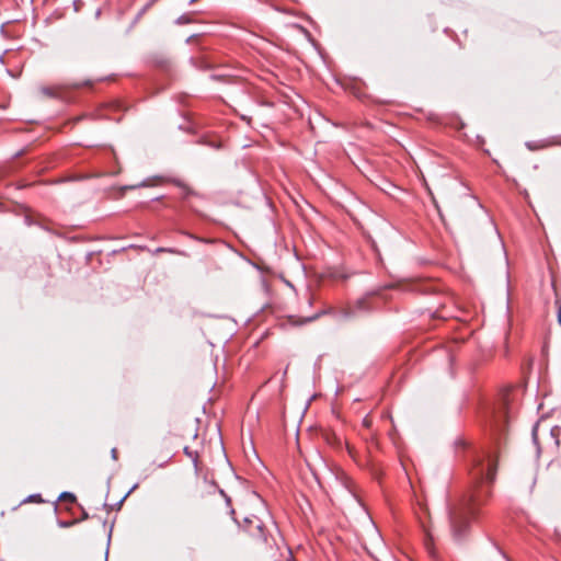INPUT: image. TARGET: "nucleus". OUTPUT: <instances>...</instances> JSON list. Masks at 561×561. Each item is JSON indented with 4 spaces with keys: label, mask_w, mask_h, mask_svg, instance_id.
<instances>
[{
    "label": "nucleus",
    "mask_w": 561,
    "mask_h": 561,
    "mask_svg": "<svg viewBox=\"0 0 561 561\" xmlns=\"http://www.w3.org/2000/svg\"><path fill=\"white\" fill-rule=\"evenodd\" d=\"M218 491H219V494L225 499L227 506L230 507L231 506L230 497L226 494V492L222 489H218Z\"/></svg>",
    "instance_id": "obj_11"
},
{
    "label": "nucleus",
    "mask_w": 561,
    "mask_h": 561,
    "mask_svg": "<svg viewBox=\"0 0 561 561\" xmlns=\"http://www.w3.org/2000/svg\"><path fill=\"white\" fill-rule=\"evenodd\" d=\"M111 453H112L113 459H116L117 450L115 448H113Z\"/></svg>",
    "instance_id": "obj_18"
},
{
    "label": "nucleus",
    "mask_w": 561,
    "mask_h": 561,
    "mask_svg": "<svg viewBox=\"0 0 561 561\" xmlns=\"http://www.w3.org/2000/svg\"><path fill=\"white\" fill-rule=\"evenodd\" d=\"M184 454L190 457L193 461L195 470L198 469V454L196 451H192L188 447H184Z\"/></svg>",
    "instance_id": "obj_5"
},
{
    "label": "nucleus",
    "mask_w": 561,
    "mask_h": 561,
    "mask_svg": "<svg viewBox=\"0 0 561 561\" xmlns=\"http://www.w3.org/2000/svg\"><path fill=\"white\" fill-rule=\"evenodd\" d=\"M229 514L232 516L233 520L238 523L237 519L234 518V510L232 507H230Z\"/></svg>",
    "instance_id": "obj_17"
},
{
    "label": "nucleus",
    "mask_w": 561,
    "mask_h": 561,
    "mask_svg": "<svg viewBox=\"0 0 561 561\" xmlns=\"http://www.w3.org/2000/svg\"><path fill=\"white\" fill-rule=\"evenodd\" d=\"M526 147L529 150H537V149L541 148V146H539L537 142H534V141H527Z\"/></svg>",
    "instance_id": "obj_12"
},
{
    "label": "nucleus",
    "mask_w": 561,
    "mask_h": 561,
    "mask_svg": "<svg viewBox=\"0 0 561 561\" xmlns=\"http://www.w3.org/2000/svg\"><path fill=\"white\" fill-rule=\"evenodd\" d=\"M197 0H190L188 3L190 4H193L194 2H196Z\"/></svg>",
    "instance_id": "obj_24"
},
{
    "label": "nucleus",
    "mask_w": 561,
    "mask_h": 561,
    "mask_svg": "<svg viewBox=\"0 0 561 561\" xmlns=\"http://www.w3.org/2000/svg\"><path fill=\"white\" fill-rule=\"evenodd\" d=\"M244 523H252V520L250 518H244Z\"/></svg>",
    "instance_id": "obj_23"
},
{
    "label": "nucleus",
    "mask_w": 561,
    "mask_h": 561,
    "mask_svg": "<svg viewBox=\"0 0 561 561\" xmlns=\"http://www.w3.org/2000/svg\"><path fill=\"white\" fill-rule=\"evenodd\" d=\"M167 64H168V61L163 59V60H161V61H160V64H159V65H160L161 67H165V66H167Z\"/></svg>",
    "instance_id": "obj_19"
},
{
    "label": "nucleus",
    "mask_w": 561,
    "mask_h": 561,
    "mask_svg": "<svg viewBox=\"0 0 561 561\" xmlns=\"http://www.w3.org/2000/svg\"><path fill=\"white\" fill-rule=\"evenodd\" d=\"M175 184H176L179 187H182L183 190H185L187 194H190V193H191V191L188 190V187H187L184 183H182L181 181H175Z\"/></svg>",
    "instance_id": "obj_14"
},
{
    "label": "nucleus",
    "mask_w": 561,
    "mask_h": 561,
    "mask_svg": "<svg viewBox=\"0 0 561 561\" xmlns=\"http://www.w3.org/2000/svg\"><path fill=\"white\" fill-rule=\"evenodd\" d=\"M135 187H136L135 185H131V186H125L123 188L126 190V188H135Z\"/></svg>",
    "instance_id": "obj_22"
},
{
    "label": "nucleus",
    "mask_w": 561,
    "mask_h": 561,
    "mask_svg": "<svg viewBox=\"0 0 561 561\" xmlns=\"http://www.w3.org/2000/svg\"><path fill=\"white\" fill-rule=\"evenodd\" d=\"M256 529H257V533H259L256 536H257L260 539H262L263 541H266V537H265V535H264V526H263V524H262V523H259V524L256 525ZM252 536H255V535H254V534H252Z\"/></svg>",
    "instance_id": "obj_10"
},
{
    "label": "nucleus",
    "mask_w": 561,
    "mask_h": 561,
    "mask_svg": "<svg viewBox=\"0 0 561 561\" xmlns=\"http://www.w3.org/2000/svg\"><path fill=\"white\" fill-rule=\"evenodd\" d=\"M392 287H393V285L391 284V285H387L385 288H392Z\"/></svg>",
    "instance_id": "obj_25"
},
{
    "label": "nucleus",
    "mask_w": 561,
    "mask_h": 561,
    "mask_svg": "<svg viewBox=\"0 0 561 561\" xmlns=\"http://www.w3.org/2000/svg\"><path fill=\"white\" fill-rule=\"evenodd\" d=\"M491 491L480 489L474 491L469 497L462 499L448 506V520L450 531L455 540L460 541L469 528V519L477 514V505L483 502L484 497L490 495Z\"/></svg>",
    "instance_id": "obj_1"
},
{
    "label": "nucleus",
    "mask_w": 561,
    "mask_h": 561,
    "mask_svg": "<svg viewBox=\"0 0 561 561\" xmlns=\"http://www.w3.org/2000/svg\"><path fill=\"white\" fill-rule=\"evenodd\" d=\"M495 548L497 549L499 553L502 556V558L505 560V561H512L505 552H503L497 546H495Z\"/></svg>",
    "instance_id": "obj_15"
},
{
    "label": "nucleus",
    "mask_w": 561,
    "mask_h": 561,
    "mask_svg": "<svg viewBox=\"0 0 561 561\" xmlns=\"http://www.w3.org/2000/svg\"><path fill=\"white\" fill-rule=\"evenodd\" d=\"M152 182H153V179H146V180H142V182H141L142 188H144V187H147V186H151V185H153V183H152Z\"/></svg>",
    "instance_id": "obj_13"
},
{
    "label": "nucleus",
    "mask_w": 561,
    "mask_h": 561,
    "mask_svg": "<svg viewBox=\"0 0 561 561\" xmlns=\"http://www.w3.org/2000/svg\"><path fill=\"white\" fill-rule=\"evenodd\" d=\"M307 300H308V304L311 305L312 300H311V296L309 294H307Z\"/></svg>",
    "instance_id": "obj_21"
},
{
    "label": "nucleus",
    "mask_w": 561,
    "mask_h": 561,
    "mask_svg": "<svg viewBox=\"0 0 561 561\" xmlns=\"http://www.w3.org/2000/svg\"><path fill=\"white\" fill-rule=\"evenodd\" d=\"M173 453L170 448L165 447L161 450L159 456L152 460V465L157 468H163L172 459Z\"/></svg>",
    "instance_id": "obj_4"
},
{
    "label": "nucleus",
    "mask_w": 561,
    "mask_h": 561,
    "mask_svg": "<svg viewBox=\"0 0 561 561\" xmlns=\"http://www.w3.org/2000/svg\"><path fill=\"white\" fill-rule=\"evenodd\" d=\"M472 478L477 483L492 484L495 480L497 462L492 453H483L473 460Z\"/></svg>",
    "instance_id": "obj_3"
},
{
    "label": "nucleus",
    "mask_w": 561,
    "mask_h": 561,
    "mask_svg": "<svg viewBox=\"0 0 561 561\" xmlns=\"http://www.w3.org/2000/svg\"><path fill=\"white\" fill-rule=\"evenodd\" d=\"M531 435L534 443L537 445V426H534Z\"/></svg>",
    "instance_id": "obj_16"
},
{
    "label": "nucleus",
    "mask_w": 561,
    "mask_h": 561,
    "mask_svg": "<svg viewBox=\"0 0 561 561\" xmlns=\"http://www.w3.org/2000/svg\"><path fill=\"white\" fill-rule=\"evenodd\" d=\"M559 434H560V428L558 426L550 430V436H551V438L554 439L556 446L559 445Z\"/></svg>",
    "instance_id": "obj_8"
},
{
    "label": "nucleus",
    "mask_w": 561,
    "mask_h": 561,
    "mask_svg": "<svg viewBox=\"0 0 561 561\" xmlns=\"http://www.w3.org/2000/svg\"><path fill=\"white\" fill-rule=\"evenodd\" d=\"M382 290H383V288H380L376 291L367 294L365 297H362L358 300H356V302L354 304V306L352 308H341V309L329 308V309L322 310V311L316 313L314 316L307 318L306 322L313 321V320L318 319L321 314H333L337 319L346 320V319H351L355 316H358L360 313L369 312L370 310L374 309V307L370 306V304H369V298L375 295L381 296Z\"/></svg>",
    "instance_id": "obj_2"
},
{
    "label": "nucleus",
    "mask_w": 561,
    "mask_h": 561,
    "mask_svg": "<svg viewBox=\"0 0 561 561\" xmlns=\"http://www.w3.org/2000/svg\"><path fill=\"white\" fill-rule=\"evenodd\" d=\"M39 91L43 95L48 96V98L57 96V90L55 88L43 87V88H41Z\"/></svg>",
    "instance_id": "obj_6"
},
{
    "label": "nucleus",
    "mask_w": 561,
    "mask_h": 561,
    "mask_svg": "<svg viewBox=\"0 0 561 561\" xmlns=\"http://www.w3.org/2000/svg\"><path fill=\"white\" fill-rule=\"evenodd\" d=\"M59 500L75 502L76 501V496H75V494H72L70 492H62L59 495Z\"/></svg>",
    "instance_id": "obj_9"
},
{
    "label": "nucleus",
    "mask_w": 561,
    "mask_h": 561,
    "mask_svg": "<svg viewBox=\"0 0 561 561\" xmlns=\"http://www.w3.org/2000/svg\"><path fill=\"white\" fill-rule=\"evenodd\" d=\"M558 321H559V323L561 324V308H560V309H559V311H558Z\"/></svg>",
    "instance_id": "obj_20"
},
{
    "label": "nucleus",
    "mask_w": 561,
    "mask_h": 561,
    "mask_svg": "<svg viewBox=\"0 0 561 561\" xmlns=\"http://www.w3.org/2000/svg\"><path fill=\"white\" fill-rule=\"evenodd\" d=\"M192 23V18L188 14H182L175 20V24L178 25H184Z\"/></svg>",
    "instance_id": "obj_7"
}]
</instances>
